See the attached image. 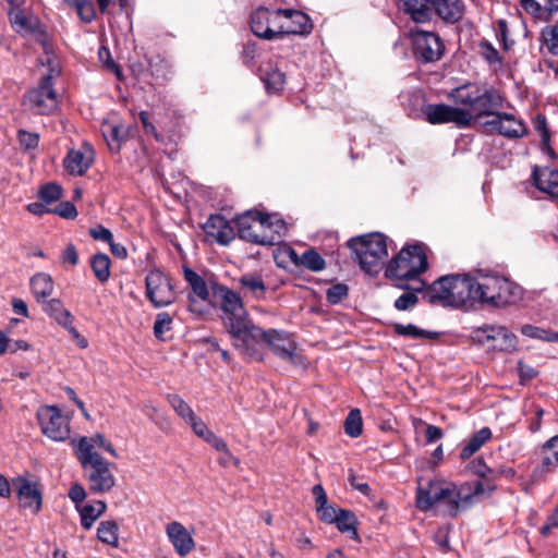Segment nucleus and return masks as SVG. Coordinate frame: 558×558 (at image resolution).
<instances>
[{
	"mask_svg": "<svg viewBox=\"0 0 558 558\" xmlns=\"http://www.w3.org/2000/svg\"><path fill=\"white\" fill-rule=\"evenodd\" d=\"M41 304L45 313L52 317L60 326H69L70 323H73L72 314L63 306L59 299H50Z\"/></svg>",
	"mask_w": 558,
	"mask_h": 558,
	"instance_id": "nucleus-33",
	"label": "nucleus"
},
{
	"mask_svg": "<svg viewBox=\"0 0 558 558\" xmlns=\"http://www.w3.org/2000/svg\"><path fill=\"white\" fill-rule=\"evenodd\" d=\"M280 14L282 26L287 27V29H282V35L305 34L310 33L313 27L310 17L301 11L280 9Z\"/></svg>",
	"mask_w": 558,
	"mask_h": 558,
	"instance_id": "nucleus-26",
	"label": "nucleus"
},
{
	"mask_svg": "<svg viewBox=\"0 0 558 558\" xmlns=\"http://www.w3.org/2000/svg\"><path fill=\"white\" fill-rule=\"evenodd\" d=\"M301 265L312 271H319L325 268V260L316 251L308 250L302 254Z\"/></svg>",
	"mask_w": 558,
	"mask_h": 558,
	"instance_id": "nucleus-48",
	"label": "nucleus"
},
{
	"mask_svg": "<svg viewBox=\"0 0 558 558\" xmlns=\"http://www.w3.org/2000/svg\"><path fill=\"white\" fill-rule=\"evenodd\" d=\"M94 150L90 146L83 145L78 149H71L66 154L63 165L66 171L74 175H83L92 166Z\"/></svg>",
	"mask_w": 558,
	"mask_h": 558,
	"instance_id": "nucleus-24",
	"label": "nucleus"
},
{
	"mask_svg": "<svg viewBox=\"0 0 558 558\" xmlns=\"http://www.w3.org/2000/svg\"><path fill=\"white\" fill-rule=\"evenodd\" d=\"M434 494H437V484H430L427 489L418 488L416 494V506L422 511L429 510L437 504Z\"/></svg>",
	"mask_w": 558,
	"mask_h": 558,
	"instance_id": "nucleus-45",
	"label": "nucleus"
},
{
	"mask_svg": "<svg viewBox=\"0 0 558 558\" xmlns=\"http://www.w3.org/2000/svg\"><path fill=\"white\" fill-rule=\"evenodd\" d=\"M332 524H336L341 533H350L351 538L359 539L357 520L353 512L341 509Z\"/></svg>",
	"mask_w": 558,
	"mask_h": 558,
	"instance_id": "nucleus-36",
	"label": "nucleus"
},
{
	"mask_svg": "<svg viewBox=\"0 0 558 558\" xmlns=\"http://www.w3.org/2000/svg\"><path fill=\"white\" fill-rule=\"evenodd\" d=\"M490 116L494 118L485 124L506 137H521L526 133L525 124L511 113L494 112L492 110Z\"/></svg>",
	"mask_w": 558,
	"mask_h": 558,
	"instance_id": "nucleus-19",
	"label": "nucleus"
},
{
	"mask_svg": "<svg viewBox=\"0 0 558 558\" xmlns=\"http://www.w3.org/2000/svg\"><path fill=\"white\" fill-rule=\"evenodd\" d=\"M534 185L550 197H558V171L549 167H534L532 172Z\"/></svg>",
	"mask_w": 558,
	"mask_h": 558,
	"instance_id": "nucleus-27",
	"label": "nucleus"
},
{
	"mask_svg": "<svg viewBox=\"0 0 558 558\" xmlns=\"http://www.w3.org/2000/svg\"><path fill=\"white\" fill-rule=\"evenodd\" d=\"M534 128L541 134V144H542L543 148H546V149L550 150V153L554 154V151L549 147L550 135H549V130L547 126V120H546L545 116L538 114L536 117V119L534 121Z\"/></svg>",
	"mask_w": 558,
	"mask_h": 558,
	"instance_id": "nucleus-52",
	"label": "nucleus"
},
{
	"mask_svg": "<svg viewBox=\"0 0 558 558\" xmlns=\"http://www.w3.org/2000/svg\"><path fill=\"white\" fill-rule=\"evenodd\" d=\"M424 299L430 304L462 307L473 304L472 278L469 275H447L434 281Z\"/></svg>",
	"mask_w": 558,
	"mask_h": 558,
	"instance_id": "nucleus-3",
	"label": "nucleus"
},
{
	"mask_svg": "<svg viewBox=\"0 0 558 558\" xmlns=\"http://www.w3.org/2000/svg\"><path fill=\"white\" fill-rule=\"evenodd\" d=\"M106 502L102 500L77 507L81 517V525L85 530L92 529L94 522L106 511Z\"/></svg>",
	"mask_w": 558,
	"mask_h": 558,
	"instance_id": "nucleus-34",
	"label": "nucleus"
},
{
	"mask_svg": "<svg viewBox=\"0 0 558 558\" xmlns=\"http://www.w3.org/2000/svg\"><path fill=\"white\" fill-rule=\"evenodd\" d=\"M542 40L547 51L558 57V23L548 25L542 31Z\"/></svg>",
	"mask_w": 558,
	"mask_h": 558,
	"instance_id": "nucleus-46",
	"label": "nucleus"
},
{
	"mask_svg": "<svg viewBox=\"0 0 558 558\" xmlns=\"http://www.w3.org/2000/svg\"><path fill=\"white\" fill-rule=\"evenodd\" d=\"M97 537L100 542L118 546V525L114 521H102L97 529Z\"/></svg>",
	"mask_w": 558,
	"mask_h": 558,
	"instance_id": "nucleus-41",
	"label": "nucleus"
},
{
	"mask_svg": "<svg viewBox=\"0 0 558 558\" xmlns=\"http://www.w3.org/2000/svg\"><path fill=\"white\" fill-rule=\"evenodd\" d=\"M520 331L523 336L532 339H539L546 342H558V332L546 330L534 325L525 324Z\"/></svg>",
	"mask_w": 558,
	"mask_h": 558,
	"instance_id": "nucleus-40",
	"label": "nucleus"
},
{
	"mask_svg": "<svg viewBox=\"0 0 558 558\" xmlns=\"http://www.w3.org/2000/svg\"><path fill=\"white\" fill-rule=\"evenodd\" d=\"M13 485L16 488V495L21 506L37 513L41 508V492L37 484L25 477H17L13 482Z\"/></svg>",
	"mask_w": 558,
	"mask_h": 558,
	"instance_id": "nucleus-22",
	"label": "nucleus"
},
{
	"mask_svg": "<svg viewBox=\"0 0 558 558\" xmlns=\"http://www.w3.org/2000/svg\"><path fill=\"white\" fill-rule=\"evenodd\" d=\"M492 438V430L488 427H483L477 430L463 446L460 451L461 459L465 460L472 457L481 447Z\"/></svg>",
	"mask_w": 558,
	"mask_h": 558,
	"instance_id": "nucleus-35",
	"label": "nucleus"
},
{
	"mask_svg": "<svg viewBox=\"0 0 558 558\" xmlns=\"http://www.w3.org/2000/svg\"><path fill=\"white\" fill-rule=\"evenodd\" d=\"M393 331L398 336L407 337L410 339H435L437 338V332L425 330L418 328L413 324H395Z\"/></svg>",
	"mask_w": 558,
	"mask_h": 558,
	"instance_id": "nucleus-38",
	"label": "nucleus"
},
{
	"mask_svg": "<svg viewBox=\"0 0 558 558\" xmlns=\"http://www.w3.org/2000/svg\"><path fill=\"white\" fill-rule=\"evenodd\" d=\"M89 235L96 240V241H101V242H105L107 244L111 243V241L113 240V235H112V232L105 228L104 226L101 225H98L94 228H90L89 229Z\"/></svg>",
	"mask_w": 558,
	"mask_h": 558,
	"instance_id": "nucleus-57",
	"label": "nucleus"
},
{
	"mask_svg": "<svg viewBox=\"0 0 558 558\" xmlns=\"http://www.w3.org/2000/svg\"><path fill=\"white\" fill-rule=\"evenodd\" d=\"M59 71L50 68L44 74L38 85L26 92L23 99L24 107L35 114H51L58 108V95L53 88V80Z\"/></svg>",
	"mask_w": 558,
	"mask_h": 558,
	"instance_id": "nucleus-8",
	"label": "nucleus"
},
{
	"mask_svg": "<svg viewBox=\"0 0 558 558\" xmlns=\"http://www.w3.org/2000/svg\"><path fill=\"white\" fill-rule=\"evenodd\" d=\"M240 294L243 298L260 301L265 299L267 287L264 281L262 274L257 271H251L243 274L238 279Z\"/></svg>",
	"mask_w": 558,
	"mask_h": 558,
	"instance_id": "nucleus-25",
	"label": "nucleus"
},
{
	"mask_svg": "<svg viewBox=\"0 0 558 558\" xmlns=\"http://www.w3.org/2000/svg\"><path fill=\"white\" fill-rule=\"evenodd\" d=\"M423 287H424L423 281H418L417 286L412 288L413 292L403 293L396 300L395 307L399 311H407V310L411 308L412 306H414L418 301L415 292L423 291Z\"/></svg>",
	"mask_w": 558,
	"mask_h": 558,
	"instance_id": "nucleus-47",
	"label": "nucleus"
},
{
	"mask_svg": "<svg viewBox=\"0 0 558 558\" xmlns=\"http://www.w3.org/2000/svg\"><path fill=\"white\" fill-rule=\"evenodd\" d=\"M251 29L260 38L272 39L282 35V20L280 9L270 11L265 8L255 10L251 15Z\"/></svg>",
	"mask_w": 558,
	"mask_h": 558,
	"instance_id": "nucleus-16",
	"label": "nucleus"
},
{
	"mask_svg": "<svg viewBox=\"0 0 558 558\" xmlns=\"http://www.w3.org/2000/svg\"><path fill=\"white\" fill-rule=\"evenodd\" d=\"M471 471L480 477L486 478L488 476L496 477L495 471L485 464L482 459H476L471 464Z\"/></svg>",
	"mask_w": 558,
	"mask_h": 558,
	"instance_id": "nucleus-60",
	"label": "nucleus"
},
{
	"mask_svg": "<svg viewBox=\"0 0 558 558\" xmlns=\"http://www.w3.org/2000/svg\"><path fill=\"white\" fill-rule=\"evenodd\" d=\"M88 481V487L93 493L106 494L116 485V477L111 471V463L105 458H77Z\"/></svg>",
	"mask_w": 558,
	"mask_h": 558,
	"instance_id": "nucleus-10",
	"label": "nucleus"
},
{
	"mask_svg": "<svg viewBox=\"0 0 558 558\" xmlns=\"http://www.w3.org/2000/svg\"><path fill=\"white\" fill-rule=\"evenodd\" d=\"M425 251L422 243L403 247L386 267V277L397 280L416 279L428 266Z\"/></svg>",
	"mask_w": 558,
	"mask_h": 558,
	"instance_id": "nucleus-5",
	"label": "nucleus"
},
{
	"mask_svg": "<svg viewBox=\"0 0 558 558\" xmlns=\"http://www.w3.org/2000/svg\"><path fill=\"white\" fill-rule=\"evenodd\" d=\"M471 278L473 303L501 307L518 298L519 287L504 276L478 269Z\"/></svg>",
	"mask_w": 558,
	"mask_h": 558,
	"instance_id": "nucleus-2",
	"label": "nucleus"
},
{
	"mask_svg": "<svg viewBox=\"0 0 558 558\" xmlns=\"http://www.w3.org/2000/svg\"><path fill=\"white\" fill-rule=\"evenodd\" d=\"M264 343L279 359L294 366L304 365V359L298 353V344L291 333L283 330L268 329L265 331Z\"/></svg>",
	"mask_w": 558,
	"mask_h": 558,
	"instance_id": "nucleus-11",
	"label": "nucleus"
},
{
	"mask_svg": "<svg viewBox=\"0 0 558 558\" xmlns=\"http://www.w3.org/2000/svg\"><path fill=\"white\" fill-rule=\"evenodd\" d=\"M37 418L44 435L54 441H64L70 435L68 418L54 405H41Z\"/></svg>",
	"mask_w": 558,
	"mask_h": 558,
	"instance_id": "nucleus-13",
	"label": "nucleus"
},
{
	"mask_svg": "<svg viewBox=\"0 0 558 558\" xmlns=\"http://www.w3.org/2000/svg\"><path fill=\"white\" fill-rule=\"evenodd\" d=\"M12 28L22 36L36 35L40 32L39 20L32 13L16 9L9 12Z\"/></svg>",
	"mask_w": 558,
	"mask_h": 558,
	"instance_id": "nucleus-28",
	"label": "nucleus"
},
{
	"mask_svg": "<svg viewBox=\"0 0 558 558\" xmlns=\"http://www.w3.org/2000/svg\"><path fill=\"white\" fill-rule=\"evenodd\" d=\"M172 328V317L167 312L158 313L154 323V335L157 339L163 340L165 333Z\"/></svg>",
	"mask_w": 558,
	"mask_h": 558,
	"instance_id": "nucleus-49",
	"label": "nucleus"
},
{
	"mask_svg": "<svg viewBox=\"0 0 558 558\" xmlns=\"http://www.w3.org/2000/svg\"><path fill=\"white\" fill-rule=\"evenodd\" d=\"M340 510L341 509H336L335 507L328 505V501H326V504L324 506L318 505L316 507V511H317V514H318V518L320 519V521L328 523V524L333 523V521L336 520L338 512H340Z\"/></svg>",
	"mask_w": 558,
	"mask_h": 558,
	"instance_id": "nucleus-56",
	"label": "nucleus"
},
{
	"mask_svg": "<svg viewBox=\"0 0 558 558\" xmlns=\"http://www.w3.org/2000/svg\"><path fill=\"white\" fill-rule=\"evenodd\" d=\"M434 541L441 550H444V551L449 550L450 547H449L448 532L446 529H439L434 535Z\"/></svg>",
	"mask_w": 558,
	"mask_h": 558,
	"instance_id": "nucleus-63",
	"label": "nucleus"
},
{
	"mask_svg": "<svg viewBox=\"0 0 558 558\" xmlns=\"http://www.w3.org/2000/svg\"><path fill=\"white\" fill-rule=\"evenodd\" d=\"M52 213L58 214L59 216L66 218V219H73L77 216V210L71 202L60 203L52 210Z\"/></svg>",
	"mask_w": 558,
	"mask_h": 558,
	"instance_id": "nucleus-61",
	"label": "nucleus"
},
{
	"mask_svg": "<svg viewBox=\"0 0 558 558\" xmlns=\"http://www.w3.org/2000/svg\"><path fill=\"white\" fill-rule=\"evenodd\" d=\"M102 134L112 151H119L123 141L122 126L114 124H104Z\"/></svg>",
	"mask_w": 558,
	"mask_h": 558,
	"instance_id": "nucleus-44",
	"label": "nucleus"
},
{
	"mask_svg": "<svg viewBox=\"0 0 558 558\" xmlns=\"http://www.w3.org/2000/svg\"><path fill=\"white\" fill-rule=\"evenodd\" d=\"M227 331L232 339L234 348L244 359L257 362L263 361L262 343L264 342L266 330L254 325L251 319H246L240 324H230Z\"/></svg>",
	"mask_w": 558,
	"mask_h": 558,
	"instance_id": "nucleus-7",
	"label": "nucleus"
},
{
	"mask_svg": "<svg viewBox=\"0 0 558 558\" xmlns=\"http://www.w3.org/2000/svg\"><path fill=\"white\" fill-rule=\"evenodd\" d=\"M184 279L191 287L193 293L202 301H206L209 296V291L205 280L194 270L189 267L183 268Z\"/></svg>",
	"mask_w": 558,
	"mask_h": 558,
	"instance_id": "nucleus-37",
	"label": "nucleus"
},
{
	"mask_svg": "<svg viewBox=\"0 0 558 558\" xmlns=\"http://www.w3.org/2000/svg\"><path fill=\"white\" fill-rule=\"evenodd\" d=\"M464 14V3L462 0H434L433 16L437 15L447 23L459 22Z\"/></svg>",
	"mask_w": 558,
	"mask_h": 558,
	"instance_id": "nucleus-29",
	"label": "nucleus"
},
{
	"mask_svg": "<svg viewBox=\"0 0 558 558\" xmlns=\"http://www.w3.org/2000/svg\"><path fill=\"white\" fill-rule=\"evenodd\" d=\"M348 246L352 251L353 259L369 275L379 272L383 260L388 255L386 239L380 233L353 238L348 241Z\"/></svg>",
	"mask_w": 558,
	"mask_h": 558,
	"instance_id": "nucleus-4",
	"label": "nucleus"
},
{
	"mask_svg": "<svg viewBox=\"0 0 558 558\" xmlns=\"http://www.w3.org/2000/svg\"><path fill=\"white\" fill-rule=\"evenodd\" d=\"M363 421L361 411L353 409L349 412L344 421V432L348 436L355 438L362 434Z\"/></svg>",
	"mask_w": 558,
	"mask_h": 558,
	"instance_id": "nucleus-43",
	"label": "nucleus"
},
{
	"mask_svg": "<svg viewBox=\"0 0 558 558\" xmlns=\"http://www.w3.org/2000/svg\"><path fill=\"white\" fill-rule=\"evenodd\" d=\"M146 296L155 307H163L174 301L170 279L160 270H150L146 276Z\"/></svg>",
	"mask_w": 558,
	"mask_h": 558,
	"instance_id": "nucleus-17",
	"label": "nucleus"
},
{
	"mask_svg": "<svg viewBox=\"0 0 558 558\" xmlns=\"http://www.w3.org/2000/svg\"><path fill=\"white\" fill-rule=\"evenodd\" d=\"M187 424L192 427L195 435L202 439H205L211 433L204 421L196 415L193 417V420H190Z\"/></svg>",
	"mask_w": 558,
	"mask_h": 558,
	"instance_id": "nucleus-59",
	"label": "nucleus"
},
{
	"mask_svg": "<svg viewBox=\"0 0 558 558\" xmlns=\"http://www.w3.org/2000/svg\"><path fill=\"white\" fill-rule=\"evenodd\" d=\"M215 295L220 301V308L223 312V324L226 329L230 324H240L250 319L244 307L242 296L239 292L229 289L226 286L218 284L214 288Z\"/></svg>",
	"mask_w": 558,
	"mask_h": 558,
	"instance_id": "nucleus-12",
	"label": "nucleus"
},
{
	"mask_svg": "<svg viewBox=\"0 0 558 558\" xmlns=\"http://www.w3.org/2000/svg\"><path fill=\"white\" fill-rule=\"evenodd\" d=\"M17 141H19L20 146L24 150H33V149L37 148V146H38L39 135L34 132L20 130L17 132Z\"/></svg>",
	"mask_w": 558,
	"mask_h": 558,
	"instance_id": "nucleus-53",
	"label": "nucleus"
},
{
	"mask_svg": "<svg viewBox=\"0 0 558 558\" xmlns=\"http://www.w3.org/2000/svg\"><path fill=\"white\" fill-rule=\"evenodd\" d=\"M449 97L454 104L463 106L473 117L490 116L500 105L499 95L493 89H482L477 85L465 84L451 90Z\"/></svg>",
	"mask_w": 558,
	"mask_h": 558,
	"instance_id": "nucleus-6",
	"label": "nucleus"
},
{
	"mask_svg": "<svg viewBox=\"0 0 558 558\" xmlns=\"http://www.w3.org/2000/svg\"><path fill=\"white\" fill-rule=\"evenodd\" d=\"M541 451L543 459L534 472L541 475L555 472L558 468V435L546 440L542 445Z\"/></svg>",
	"mask_w": 558,
	"mask_h": 558,
	"instance_id": "nucleus-30",
	"label": "nucleus"
},
{
	"mask_svg": "<svg viewBox=\"0 0 558 558\" xmlns=\"http://www.w3.org/2000/svg\"><path fill=\"white\" fill-rule=\"evenodd\" d=\"M495 490L496 485L489 480L465 482L461 485L437 484V494H434V497L437 504L445 506L450 517H457L461 511L488 498Z\"/></svg>",
	"mask_w": 558,
	"mask_h": 558,
	"instance_id": "nucleus-1",
	"label": "nucleus"
},
{
	"mask_svg": "<svg viewBox=\"0 0 558 558\" xmlns=\"http://www.w3.org/2000/svg\"><path fill=\"white\" fill-rule=\"evenodd\" d=\"M347 295L348 286L344 283L333 284L326 291V299L330 304L340 303Z\"/></svg>",
	"mask_w": 558,
	"mask_h": 558,
	"instance_id": "nucleus-54",
	"label": "nucleus"
},
{
	"mask_svg": "<svg viewBox=\"0 0 558 558\" xmlns=\"http://www.w3.org/2000/svg\"><path fill=\"white\" fill-rule=\"evenodd\" d=\"M423 113L430 124L452 122L458 128H468L472 122L471 112L445 104H429L425 106Z\"/></svg>",
	"mask_w": 558,
	"mask_h": 558,
	"instance_id": "nucleus-15",
	"label": "nucleus"
},
{
	"mask_svg": "<svg viewBox=\"0 0 558 558\" xmlns=\"http://www.w3.org/2000/svg\"><path fill=\"white\" fill-rule=\"evenodd\" d=\"M204 440L214 447L217 451L227 454L228 458H231V452L229 451L227 442L213 432Z\"/></svg>",
	"mask_w": 558,
	"mask_h": 558,
	"instance_id": "nucleus-58",
	"label": "nucleus"
},
{
	"mask_svg": "<svg viewBox=\"0 0 558 558\" xmlns=\"http://www.w3.org/2000/svg\"><path fill=\"white\" fill-rule=\"evenodd\" d=\"M62 196V189L56 183H48L39 191V198L45 204H51L59 201Z\"/></svg>",
	"mask_w": 558,
	"mask_h": 558,
	"instance_id": "nucleus-50",
	"label": "nucleus"
},
{
	"mask_svg": "<svg viewBox=\"0 0 558 558\" xmlns=\"http://www.w3.org/2000/svg\"><path fill=\"white\" fill-rule=\"evenodd\" d=\"M482 48L483 56L489 63L501 61L498 51L489 43L483 44Z\"/></svg>",
	"mask_w": 558,
	"mask_h": 558,
	"instance_id": "nucleus-64",
	"label": "nucleus"
},
{
	"mask_svg": "<svg viewBox=\"0 0 558 558\" xmlns=\"http://www.w3.org/2000/svg\"><path fill=\"white\" fill-rule=\"evenodd\" d=\"M77 15L84 22H92L95 19V9L90 0H74Z\"/></svg>",
	"mask_w": 558,
	"mask_h": 558,
	"instance_id": "nucleus-51",
	"label": "nucleus"
},
{
	"mask_svg": "<svg viewBox=\"0 0 558 558\" xmlns=\"http://www.w3.org/2000/svg\"><path fill=\"white\" fill-rule=\"evenodd\" d=\"M203 229L207 236L221 245H228L234 238V229L221 215H211L204 223Z\"/></svg>",
	"mask_w": 558,
	"mask_h": 558,
	"instance_id": "nucleus-23",
	"label": "nucleus"
},
{
	"mask_svg": "<svg viewBox=\"0 0 558 558\" xmlns=\"http://www.w3.org/2000/svg\"><path fill=\"white\" fill-rule=\"evenodd\" d=\"M166 534L174 550L181 557L189 555L195 549V542L192 533L180 522L173 521L167 524Z\"/></svg>",
	"mask_w": 558,
	"mask_h": 558,
	"instance_id": "nucleus-21",
	"label": "nucleus"
},
{
	"mask_svg": "<svg viewBox=\"0 0 558 558\" xmlns=\"http://www.w3.org/2000/svg\"><path fill=\"white\" fill-rule=\"evenodd\" d=\"M239 236L247 242L272 245L274 235L265 234L266 229L272 227L271 216L256 210H248L236 220Z\"/></svg>",
	"mask_w": 558,
	"mask_h": 558,
	"instance_id": "nucleus-9",
	"label": "nucleus"
},
{
	"mask_svg": "<svg viewBox=\"0 0 558 558\" xmlns=\"http://www.w3.org/2000/svg\"><path fill=\"white\" fill-rule=\"evenodd\" d=\"M72 445L75 449L76 458H86L88 454L92 458H102L95 451L96 447L104 448L112 457L118 458V453L111 442L106 440L101 434H96L92 437H80L77 440H72Z\"/></svg>",
	"mask_w": 558,
	"mask_h": 558,
	"instance_id": "nucleus-20",
	"label": "nucleus"
},
{
	"mask_svg": "<svg viewBox=\"0 0 558 558\" xmlns=\"http://www.w3.org/2000/svg\"><path fill=\"white\" fill-rule=\"evenodd\" d=\"M475 338L478 342L489 345L494 350L512 352L517 349V336L510 332L506 327L498 325H485L475 331Z\"/></svg>",
	"mask_w": 558,
	"mask_h": 558,
	"instance_id": "nucleus-18",
	"label": "nucleus"
},
{
	"mask_svg": "<svg viewBox=\"0 0 558 558\" xmlns=\"http://www.w3.org/2000/svg\"><path fill=\"white\" fill-rule=\"evenodd\" d=\"M412 44L415 58L425 63L438 61L445 52L442 40L433 32L420 29L413 32Z\"/></svg>",
	"mask_w": 558,
	"mask_h": 558,
	"instance_id": "nucleus-14",
	"label": "nucleus"
},
{
	"mask_svg": "<svg viewBox=\"0 0 558 558\" xmlns=\"http://www.w3.org/2000/svg\"><path fill=\"white\" fill-rule=\"evenodd\" d=\"M284 74L279 70L269 72L265 78V84L269 90H280L284 84Z\"/></svg>",
	"mask_w": 558,
	"mask_h": 558,
	"instance_id": "nucleus-55",
	"label": "nucleus"
},
{
	"mask_svg": "<svg viewBox=\"0 0 558 558\" xmlns=\"http://www.w3.org/2000/svg\"><path fill=\"white\" fill-rule=\"evenodd\" d=\"M31 289L37 302L44 303L53 292V280L50 275L38 272L31 278Z\"/></svg>",
	"mask_w": 558,
	"mask_h": 558,
	"instance_id": "nucleus-32",
	"label": "nucleus"
},
{
	"mask_svg": "<svg viewBox=\"0 0 558 558\" xmlns=\"http://www.w3.org/2000/svg\"><path fill=\"white\" fill-rule=\"evenodd\" d=\"M167 401L175 413L186 423L195 416L193 409L179 395H168Z\"/></svg>",
	"mask_w": 558,
	"mask_h": 558,
	"instance_id": "nucleus-42",
	"label": "nucleus"
},
{
	"mask_svg": "<svg viewBox=\"0 0 558 558\" xmlns=\"http://www.w3.org/2000/svg\"><path fill=\"white\" fill-rule=\"evenodd\" d=\"M404 11L417 23H425L433 17L434 0H402Z\"/></svg>",
	"mask_w": 558,
	"mask_h": 558,
	"instance_id": "nucleus-31",
	"label": "nucleus"
},
{
	"mask_svg": "<svg viewBox=\"0 0 558 558\" xmlns=\"http://www.w3.org/2000/svg\"><path fill=\"white\" fill-rule=\"evenodd\" d=\"M69 498L76 505V508L81 507L80 504L86 498L85 488L77 483L72 485L69 490Z\"/></svg>",
	"mask_w": 558,
	"mask_h": 558,
	"instance_id": "nucleus-62",
	"label": "nucleus"
},
{
	"mask_svg": "<svg viewBox=\"0 0 558 558\" xmlns=\"http://www.w3.org/2000/svg\"><path fill=\"white\" fill-rule=\"evenodd\" d=\"M110 258L106 254H95L90 259L92 270L95 277L102 283L108 281L110 277Z\"/></svg>",
	"mask_w": 558,
	"mask_h": 558,
	"instance_id": "nucleus-39",
	"label": "nucleus"
}]
</instances>
